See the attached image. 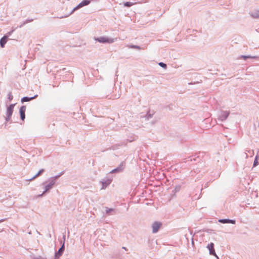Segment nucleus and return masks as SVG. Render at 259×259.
Instances as JSON below:
<instances>
[{"mask_svg":"<svg viewBox=\"0 0 259 259\" xmlns=\"http://www.w3.org/2000/svg\"><path fill=\"white\" fill-rule=\"evenodd\" d=\"M95 40L103 44H111L115 41L116 38H109L106 36H100L95 38Z\"/></svg>","mask_w":259,"mask_h":259,"instance_id":"nucleus-1","label":"nucleus"},{"mask_svg":"<svg viewBox=\"0 0 259 259\" xmlns=\"http://www.w3.org/2000/svg\"><path fill=\"white\" fill-rule=\"evenodd\" d=\"M15 104H10L9 106L7 107V112H6V116L5 117V120L6 122L9 121L11 119V116L12 115L14 108Z\"/></svg>","mask_w":259,"mask_h":259,"instance_id":"nucleus-2","label":"nucleus"},{"mask_svg":"<svg viewBox=\"0 0 259 259\" xmlns=\"http://www.w3.org/2000/svg\"><path fill=\"white\" fill-rule=\"evenodd\" d=\"M55 184V182L52 181L50 179L49 180V183L46 185L45 187V190L42 194L38 195V197H42L46 193L50 191Z\"/></svg>","mask_w":259,"mask_h":259,"instance_id":"nucleus-3","label":"nucleus"},{"mask_svg":"<svg viewBox=\"0 0 259 259\" xmlns=\"http://www.w3.org/2000/svg\"><path fill=\"white\" fill-rule=\"evenodd\" d=\"M230 114L228 111H221L218 115V120L221 121H225Z\"/></svg>","mask_w":259,"mask_h":259,"instance_id":"nucleus-4","label":"nucleus"},{"mask_svg":"<svg viewBox=\"0 0 259 259\" xmlns=\"http://www.w3.org/2000/svg\"><path fill=\"white\" fill-rule=\"evenodd\" d=\"M125 168V163L124 162H122L120 163V164L115 168L112 169L110 173V174H116L120 173L123 171Z\"/></svg>","mask_w":259,"mask_h":259,"instance_id":"nucleus-5","label":"nucleus"},{"mask_svg":"<svg viewBox=\"0 0 259 259\" xmlns=\"http://www.w3.org/2000/svg\"><path fill=\"white\" fill-rule=\"evenodd\" d=\"M91 2V0H83L77 6H76L73 9V10L71 12V14H72L75 11H76L84 6L89 5Z\"/></svg>","mask_w":259,"mask_h":259,"instance_id":"nucleus-6","label":"nucleus"},{"mask_svg":"<svg viewBox=\"0 0 259 259\" xmlns=\"http://www.w3.org/2000/svg\"><path fill=\"white\" fill-rule=\"evenodd\" d=\"M207 248L209 249L210 254L214 255H215L217 259H219V257L215 254V250L214 248V244L213 243H210V244H208L207 245Z\"/></svg>","mask_w":259,"mask_h":259,"instance_id":"nucleus-7","label":"nucleus"},{"mask_svg":"<svg viewBox=\"0 0 259 259\" xmlns=\"http://www.w3.org/2000/svg\"><path fill=\"white\" fill-rule=\"evenodd\" d=\"M65 249L64 242L62 244L61 247L59 249L57 252H55V259L59 258L63 253Z\"/></svg>","mask_w":259,"mask_h":259,"instance_id":"nucleus-8","label":"nucleus"},{"mask_svg":"<svg viewBox=\"0 0 259 259\" xmlns=\"http://www.w3.org/2000/svg\"><path fill=\"white\" fill-rule=\"evenodd\" d=\"M161 226V223L158 222H155L152 224V232L153 233H156L158 232L160 226Z\"/></svg>","mask_w":259,"mask_h":259,"instance_id":"nucleus-9","label":"nucleus"},{"mask_svg":"<svg viewBox=\"0 0 259 259\" xmlns=\"http://www.w3.org/2000/svg\"><path fill=\"white\" fill-rule=\"evenodd\" d=\"M26 108L25 106H22L20 108L19 113L20 115V118L22 120H24L25 118Z\"/></svg>","mask_w":259,"mask_h":259,"instance_id":"nucleus-10","label":"nucleus"},{"mask_svg":"<svg viewBox=\"0 0 259 259\" xmlns=\"http://www.w3.org/2000/svg\"><path fill=\"white\" fill-rule=\"evenodd\" d=\"M112 179H103L101 183L102 184V189H105L108 185L110 184V183L112 182Z\"/></svg>","mask_w":259,"mask_h":259,"instance_id":"nucleus-11","label":"nucleus"},{"mask_svg":"<svg viewBox=\"0 0 259 259\" xmlns=\"http://www.w3.org/2000/svg\"><path fill=\"white\" fill-rule=\"evenodd\" d=\"M219 222L222 224H235L236 221L235 220H231L229 219H222L219 220Z\"/></svg>","mask_w":259,"mask_h":259,"instance_id":"nucleus-12","label":"nucleus"},{"mask_svg":"<svg viewBox=\"0 0 259 259\" xmlns=\"http://www.w3.org/2000/svg\"><path fill=\"white\" fill-rule=\"evenodd\" d=\"M37 96H38L37 95H35L33 97H24L21 99V101L22 103L29 102L33 99L36 98L37 97Z\"/></svg>","mask_w":259,"mask_h":259,"instance_id":"nucleus-13","label":"nucleus"},{"mask_svg":"<svg viewBox=\"0 0 259 259\" xmlns=\"http://www.w3.org/2000/svg\"><path fill=\"white\" fill-rule=\"evenodd\" d=\"M8 38H7L6 36H4L0 39V46L2 48H4L7 41L8 40Z\"/></svg>","mask_w":259,"mask_h":259,"instance_id":"nucleus-14","label":"nucleus"},{"mask_svg":"<svg viewBox=\"0 0 259 259\" xmlns=\"http://www.w3.org/2000/svg\"><path fill=\"white\" fill-rule=\"evenodd\" d=\"M240 59L246 60L247 59H258V57L257 56H250V55H241L239 57Z\"/></svg>","mask_w":259,"mask_h":259,"instance_id":"nucleus-15","label":"nucleus"},{"mask_svg":"<svg viewBox=\"0 0 259 259\" xmlns=\"http://www.w3.org/2000/svg\"><path fill=\"white\" fill-rule=\"evenodd\" d=\"M44 172V169H40L38 171V172L35 175H34L32 178H31L30 179H29L28 180L29 181L33 180L34 179L36 178L37 177H38L40 175H41Z\"/></svg>","mask_w":259,"mask_h":259,"instance_id":"nucleus-16","label":"nucleus"},{"mask_svg":"<svg viewBox=\"0 0 259 259\" xmlns=\"http://www.w3.org/2000/svg\"><path fill=\"white\" fill-rule=\"evenodd\" d=\"M64 174L63 171H62L59 175L51 177L50 180L56 183V180L58 179L61 176Z\"/></svg>","mask_w":259,"mask_h":259,"instance_id":"nucleus-17","label":"nucleus"},{"mask_svg":"<svg viewBox=\"0 0 259 259\" xmlns=\"http://www.w3.org/2000/svg\"><path fill=\"white\" fill-rule=\"evenodd\" d=\"M251 16L253 18H259V10L250 14Z\"/></svg>","mask_w":259,"mask_h":259,"instance_id":"nucleus-18","label":"nucleus"},{"mask_svg":"<svg viewBox=\"0 0 259 259\" xmlns=\"http://www.w3.org/2000/svg\"><path fill=\"white\" fill-rule=\"evenodd\" d=\"M17 29V28H13L12 30L7 33L4 36H6L7 38L8 39L9 37L10 36L13 32Z\"/></svg>","mask_w":259,"mask_h":259,"instance_id":"nucleus-19","label":"nucleus"},{"mask_svg":"<svg viewBox=\"0 0 259 259\" xmlns=\"http://www.w3.org/2000/svg\"><path fill=\"white\" fill-rule=\"evenodd\" d=\"M258 155H256L255 158H254V162H253V167H255L257 165H258Z\"/></svg>","mask_w":259,"mask_h":259,"instance_id":"nucleus-20","label":"nucleus"},{"mask_svg":"<svg viewBox=\"0 0 259 259\" xmlns=\"http://www.w3.org/2000/svg\"><path fill=\"white\" fill-rule=\"evenodd\" d=\"M123 5L126 7H131L133 5V3L130 2H126L123 3Z\"/></svg>","mask_w":259,"mask_h":259,"instance_id":"nucleus-21","label":"nucleus"},{"mask_svg":"<svg viewBox=\"0 0 259 259\" xmlns=\"http://www.w3.org/2000/svg\"><path fill=\"white\" fill-rule=\"evenodd\" d=\"M106 212L107 214H110L111 212H113L115 210L113 208H109L108 207H106Z\"/></svg>","mask_w":259,"mask_h":259,"instance_id":"nucleus-22","label":"nucleus"},{"mask_svg":"<svg viewBox=\"0 0 259 259\" xmlns=\"http://www.w3.org/2000/svg\"><path fill=\"white\" fill-rule=\"evenodd\" d=\"M159 65L163 68L166 69L167 67V65L165 63L163 62L159 63Z\"/></svg>","mask_w":259,"mask_h":259,"instance_id":"nucleus-23","label":"nucleus"},{"mask_svg":"<svg viewBox=\"0 0 259 259\" xmlns=\"http://www.w3.org/2000/svg\"><path fill=\"white\" fill-rule=\"evenodd\" d=\"M193 160H195V158H193L192 157H189L188 158L186 159L185 162L187 163L189 161H192Z\"/></svg>","mask_w":259,"mask_h":259,"instance_id":"nucleus-24","label":"nucleus"},{"mask_svg":"<svg viewBox=\"0 0 259 259\" xmlns=\"http://www.w3.org/2000/svg\"><path fill=\"white\" fill-rule=\"evenodd\" d=\"M8 99L9 101H11L13 99V96L11 92L9 93L8 95Z\"/></svg>","mask_w":259,"mask_h":259,"instance_id":"nucleus-25","label":"nucleus"},{"mask_svg":"<svg viewBox=\"0 0 259 259\" xmlns=\"http://www.w3.org/2000/svg\"><path fill=\"white\" fill-rule=\"evenodd\" d=\"M153 115V114H151L149 112L147 113V114L145 115V118L147 119H149V118H151Z\"/></svg>","mask_w":259,"mask_h":259,"instance_id":"nucleus-26","label":"nucleus"},{"mask_svg":"<svg viewBox=\"0 0 259 259\" xmlns=\"http://www.w3.org/2000/svg\"><path fill=\"white\" fill-rule=\"evenodd\" d=\"M33 21V19H27L26 20H25L24 22V23H25V24H26L27 23L32 22Z\"/></svg>","mask_w":259,"mask_h":259,"instance_id":"nucleus-27","label":"nucleus"},{"mask_svg":"<svg viewBox=\"0 0 259 259\" xmlns=\"http://www.w3.org/2000/svg\"><path fill=\"white\" fill-rule=\"evenodd\" d=\"M130 48H133V49H140V47L139 46H137V45H131Z\"/></svg>","mask_w":259,"mask_h":259,"instance_id":"nucleus-28","label":"nucleus"},{"mask_svg":"<svg viewBox=\"0 0 259 259\" xmlns=\"http://www.w3.org/2000/svg\"><path fill=\"white\" fill-rule=\"evenodd\" d=\"M194 171L196 173H198L200 171V170H199V168H194Z\"/></svg>","mask_w":259,"mask_h":259,"instance_id":"nucleus-29","label":"nucleus"},{"mask_svg":"<svg viewBox=\"0 0 259 259\" xmlns=\"http://www.w3.org/2000/svg\"><path fill=\"white\" fill-rule=\"evenodd\" d=\"M25 25V23H24V22H23L21 25H20L19 26H18L17 27H16L17 28H21L24 25Z\"/></svg>","mask_w":259,"mask_h":259,"instance_id":"nucleus-30","label":"nucleus"},{"mask_svg":"<svg viewBox=\"0 0 259 259\" xmlns=\"http://www.w3.org/2000/svg\"><path fill=\"white\" fill-rule=\"evenodd\" d=\"M248 152L250 154V156H252V155L253 154V150H248Z\"/></svg>","mask_w":259,"mask_h":259,"instance_id":"nucleus-31","label":"nucleus"},{"mask_svg":"<svg viewBox=\"0 0 259 259\" xmlns=\"http://www.w3.org/2000/svg\"><path fill=\"white\" fill-rule=\"evenodd\" d=\"M6 220V219H2V220H0V223L5 221Z\"/></svg>","mask_w":259,"mask_h":259,"instance_id":"nucleus-32","label":"nucleus"},{"mask_svg":"<svg viewBox=\"0 0 259 259\" xmlns=\"http://www.w3.org/2000/svg\"><path fill=\"white\" fill-rule=\"evenodd\" d=\"M245 158H247L248 157V156L246 153H245Z\"/></svg>","mask_w":259,"mask_h":259,"instance_id":"nucleus-33","label":"nucleus"},{"mask_svg":"<svg viewBox=\"0 0 259 259\" xmlns=\"http://www.w3.org/2000/svg\"><path fill=\"white\" fill-rule=\"evenodd\" d=\"M122 249H124V250H127V249L126 248V247H124V246L122 247Z\"/></svg>","mask_w":259,"mask_h":259,"instance_id":"nucleus-34","label":"nucleus"},{"mask_svg":"<svg viewBox=\"0 0 259 259\" xmlns=\"http://www.w3.org/2000/svg\"><path fill=\"white\" fill-rule=\"evenodd\" d=\"M67 16H62V17H60V18H65V17H67Z\"/></svg>","mask_w":259,"mask_h":259,"instance_id":"nucleus-35","label":"nucleus"},{"mask_svg":"<svg viewBox=\"0 0 259 259\" xmlns=\"http://www.w3.org/2000/svg\"><path fill=\"white\" fill-rule=\"evenodd\" d=\"M70 14H71V13H70V14H68V16H70Z\"/></svg>","mask_w":259,"mask_h":259,"instance_id":"nucleus-36","label":"nucleus"}]
</instances>
